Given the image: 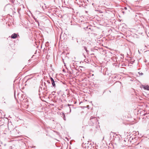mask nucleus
Here are the masks:
<instances>
[{
  "label": "nucleus",
  "mask_w": 149,
  "mask_h": 149,
  "mask_svg": "<svg viewBox=\"0 0 149 149\" xmlns=\"http://www.w3.org/2000/svg\"><path fill=\"white\" fill-rule=\"evenodd\" d=\"M96 121V120L95 119L94 120L91 118L89 121V125L90 126H92L93 125L94 122Z\"/></svg>",
  "instance_id": "f257e3e1"
},
{
  "label": "nucleus",
  "mask_w": 149,
  "mask_h": 149,
  "mask_svg": "<svg viewBox=\"0 0 149 149\" xmlns=\"http://www.w3.org/2000/svg\"><path fill=\"white\" fill-rule=\"evenodd\" d=\"M17 36H19V35H18L17 34H16L15 33H14L11 36V38L13 39H15L17 38Z\"/></svg>",
  "instance_id": "f03ea898"
},
{
  "label": "nucleus",
  "mask_w": 149,
  "mask_h": 149,
  "mask_svg": "<svg viewBox=\"0 0 149 149\" xmlns=\"http://www.w3.org/2000/svg\"><path fill=\"white\" fill-rule=\"evenodd\" d=\"M50 79H51V81L52 85L53 86H54V87H55L56 85L55 83V82H54V80L52 77H50Z\"/></svg>",
  "instance_id": "7ed1b4c3"
},
{
  "label": "nucleus",
  "mask_w": 149,
  "mask_h": 149,
  "mask_svg": "<svg viewBox=\"0 0 149 149\" xmlns=\"http://www.w3.org/2000/svg\"><path fill=\"white\" fill-rule=\"evenodd\" d=\"M143 88L145 90H149V86L148 85L143 86Z\"/></svg>",
  "instance_id": "20e7f679"
}]
</instances>
